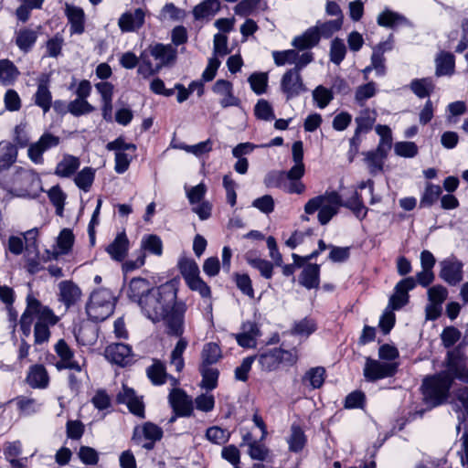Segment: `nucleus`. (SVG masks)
Instances as JSON below:
<instances>
[{
  "label": "nucleus",
  "instance_id": "f257e3e1",
  "mask_svg": "<svg viewBox=\"0 0 468 468\" xmlns=\"http://www.w3.org/2000/svg\"><path fill=\"white\" fill-rule=\"evenodd\" d=\"M447 367V370L426 378L423 381L424 399L433 407L440 405L447 399L454 378L468 383V369L458 364L452 351L448 353Z\"/></svg>",
  "mask_w": 468,
  "mask_h": 468
},
{
  "label": "nucleus",
  "instance_id": "f03ea898",
  "mask_svg": "<svg viewBox=\"0 0 468 468\" xmlns=\"http://www.w3.org/2000/svg\"><path fill=\"white\" fill-rule=\"evenodd\" d=\"M34 318H37L34 330L35 343L47 342L50 336L49 326L55 325L58 317L54 314L51 309L42 305L38 300L29 294L27 297V308L20 319L21 331L27 337L31 333Z\"/></svg>",
  "mask_w": 468,
  "mask_h": 468
},
{
  "label": "nucleus",
  "instance_id": "7ed1b4c3",
  "mask_svg": "<svg viewBox=\"0 0 468 468\" xmlns=\"http://www.w3.org/2000/svg\"><path fill=\"white\" fill-rule=\"evenodd\" d=\"M177 289L172 282H165L152 288L140 300V306L145 316L154 323L162 321L177 303Z\"/></svg>",
  "mask_w": 468,
  "mask_h": 468
},
{
  "label": "nucleus",
  "instance_id": "20e7f679",
  "mask_svg": "<svg viewBox=\"0 0 468 468\" xmlns=\"http://www.w3.org/2000/svg\"><path fill=\"white\" fill-rule=\"evenodd\" d=\"M343 205L342 197L336 191H325L304 205V212L312 215L318 211L317 219L321 225H326L338 213Z\"/></svg>",
  "mask_w": 468,
  "mask_h": 468
},
{
  "label": "nucleus",
  "instance_id": "39448f33",
  "mask_svg": "<svg viewBox=\"0 0 468 468\" xmlns=\"http://www.w3.org/2000/svg\"><path fill=\"white\" fill-rule=\"evenodd\" d=\"M114 305L115 298L112 292L107 289H100L91 293L86 305V312L90 320L100 322L113 313Z\"/></svg>",
  "mask_w": 468,
  "mask_h": 468
},
{
  "label": "nucleus",
  "instance_id": "423d86ee",
  "mask_svg": "<svg viewBox=\"0 0 468 468\" xmlns=\"http://www.w3.org/2000/svg\"><path fill=\"white\" fill-rule=\"evenodd\" d=\"M177 267L190 290L197 292L203 298L210 297V288L200 278L198 265L194 260L182 256L178 260Z\"/></svg>",
  "mask_w": 468,
  "mask_h": 468
},
{
  "label": "nucleus",
  "instance_id": "0eeeda50",
  "mask_svg": "<svg viewBox=\"0 0 468 468\" xmlns=\"http://www.w3.org/2000/svg\"><path fill=\"white\" fill-rule=\"evenodd\" d=\"M9 191L18 197H24L41 188V180L37 173L32 170L19 167L6 183Z\"/></svg>",
  "mask_w": 468,
  "mask_h": 468
},
{
  "label": "nucleus",
  "instance_id": "6e6552de",
  "mask_svg": "<svg viewBox=\"0 0 468 468\" xmlns=\"http://www.w3.org/2000/svg\"><path fill=\"white\" fill-rule=\"evenodd\" d=\"M439 277L450 286H456L463 280V263L452 255L439 262Z\"/></svg>",
  "mask_w": 468,
  "mask_h": 468
},
{
  "label": "nucleus",
  "instance_id": "1a4fd4ad",
  "mask_svg": "<svg viewBox=\"0 0 468 468\" xmlns=\"http://www.w3.org/2000/svg\"><path fill=\"white\" fill-rule=\"evenodd\" d=\"M398 369L396 362H380L370 357L366 358L364 377L367 381H376L395 375Z\"/></svg>",
  "mask_w": 468,
  "mask_h": 468
},
{
  "label": "nucleus",
  "instance_id": "9d476101",
  "mask_svg": "<svg viewBox=\"0 0 468 468\" xmlns=\"http://www.w3.org/2000/svg\"><path fill=\"white\" fill-rule=\"evenodd\" d=\"M280 89L287 101L296 98L307 90L301 73L292 69H289L282 76Z\"/></svg>",
  "mask_w": 468,
  "mask_h": 468
},
{
  "label": "nucleus",
  "instance_id": "9b49d317",
  "mask_svg": "<svg viewBox=\"0 0 468 468\" xmlns=\"http://www.w3.org/2000/svg\"><path fill=\"white\" fill-rule=\"evenodd\" d=\"M186 306L183 302H177L167 315L162 320L165 322L167 333L172 335L181 336L184 333V316Z\"/></svg>",
  "mask_w": 468,
  "mask_h": 468
},
{
  "label": "nucleus",
  "instance_id": "f8f14e48",
  "mask_svg": "<svg viewBox=\"0 0 468 468\" xmlns=\"http://www.w3.org/2000/svg\"><path fill=\"white\" fill-rule=\"evenodd\" d=\"M59 144V138L49 133H45L39 140L29 145L27 154L29 159L35 164L43 163V154Z\"/></svg>",
  "mask_w": 468,
  "mask_h": 468
},
{
  "label": "nucleus",
  "instance_id": "ddd939ff",
  "mask_svg": "<svg viewBox=\"0 0 468 468\" xmlns=\"http://www.w3.org/2000/svg\"><path fill=\"white\" fill-rule=\"evenodd\" d=\"M117 400L119 403L127 405L133 415L142 419L145 417L143 398L136 395L133 388L123 386L122 390L117 395Z\"/></svg>",
  "mask_w": 468,
  "mask_h": 468
},
{
  "label": "nucleus",
  "instance_id": "4468645a",
  "mask_svg": "<svg viewBox=\"0 0 468 468\" xmlns=\"http://www.w3.org/2000/svg\"><path fill=\"white\" fill-rule=\"evenodd\" d=\"M55 351L60 361L57 364L58 369L68 368L80 373L82 366L74 359V353L63 339H59L55 345Z\"/></svg>",
  "mask_w": 468,
  "mask_h": 468
},
{
  "label": "nucleus",
  "instance_id": "2eb2a0df",
  "mask_svg": "<svg viewBox=\"0 0 468 468\" xmlns=\"http://www.w3.org/2000/svg\"><path fill=\"white\" fill-rule=\"evenodd\" d=\"M149 56L156 61V66L161 69L164 66L173 63L176 58V49L172 45L161 43L150 46L147 49Z\"/></svg>",
  "mask_w": 468,
  "mask_h": 468
},
{
  "label": "nucleus",
  "instance_id": "dca6fc26",
  "mask_svg": "<svg viewBox=\"0 0 468 468\" xmlns=\"http://www.w3.org/2000/svg\"><path fill=\"white\" fill-rule=\"evenodd\" d=\"M416 282L413 277H408L401 280L395 287V292L389 299V305L394 310H398L404 306L409 301L408 292L413 290Z\"/></svg>",
  "mask_w": 468,
  "mask_h": 468
},
{
  "label": "nucleus",
  "instance_id": "f3484780",
  "mask_svg": "<svg viewBox=\"0 0 468 468\" xmlns=\"http://www.w3.org/2000/svg\"><path fill=\"white\" fill-rule=\"evenodd\" d=\"M169 402L176 415L188 417L193 412V403L189 397L181 389L175 388L169 394Z\"/></svg>",
  "mask_w": 468,
  "mask_h": 468
},
{
  "label": "nucleus",
  "instance_id": "a211bd4d",
  "mask_svg": "<svg viewBox=\"0 0 468 468\" xmlns=\"http://www.w3.org/2000/svg\"><path fill=\"white\" fill-rule=\"evenodd\" d=\"M35 104L40 107L44 113L48 112L52 105V95L49 90V77L42 74L37 79V89L34 95Z\"/></svg>",
  "mask_w": 468,
  "mask_h": 468
},
{
  "label": "nucleus",
  "instance_id": "6ab92c4d",
  "mask_svg": "<svg viewBox=\"0 0 468 468\" xmlns=\"http://www.w3.org/2000/svg\"><path fill=\"white\" fill-rule=\"evenodd\" d=\"M104 355L112 363L125 366L130 360L132 348L126 344H112L105 348Z\"/></svg>",
  "mask_w": 468,
  "mask_h": 468
},
{
  "label": "nucleus",
  "instance_id": "aec40b11",
  "mask_svg": "<svg viewBox=\"0 0 468 468\" xmlns=\"http://www.w3.org/2000/svg\"><path fill=\"white\" fill-rule=\"evenodd\" d=\"M144 22V13L141 8L126 12L121 16L118 25L122 32H132L141 27Z\"/></svg>",
  "mask_w": 468,
  "mask_h": 468
},
{
  "label": "nucleus",
  "instance_id": "412c9836",
  "mask_svg": "<svg viewBox=\"0 0 468 468\" xmlns=\"http://www.w3.org/2000/svg\"><path fill=\"white\" fill-rule=\"evenodd\" d=\"M391 49L392 44L389 41L381 42L373 48L371 66L378 76H384L386 74L384 54Z\"/></svg>",
  "mask_w": 468,
  "mask_h": 468
},
{
  "label": "nucleus",
  "instance_id": "4be33fe9",
  "mask_svg": "<svg viewBox=\"0 0 468 468\" xmlns=\"http://www.w3.org/2000/svg\"><path fill=\"white\" fill-rule=\"evenodd\" d=\"M129 250V240L124 232L119 233L113 241L108 245L106 251L111 258L117 261H122L127 255Z\"/></svg>",
  "mask_w": 468,
  "mask_h": 468
},
{
  "label": "nucleus",
  "instance_id": "5701e85b",
  "mask_svg": "<svg viewBox=\"0 0 468 468\" xmlns=\"http://www.w3.org/2000/svg\"><path fill=\"white\" fill-rule=\"evenodd\" d=\"M59 300L66 305L67 308L75 304L81 296L80 289L72 282L64 281L58 285Z\"/></svg>",
  "mask_w": 468,
  "mask_h": 468
},
{
  "label": "nucleus",
  "instance_id": "b1692460",
  "mask_svg": "<svg viewBox=\"0 0 468 468\" xmlns=\"http://www.w3.org/2000/svg\"><path fill=\"white\" fill-rule=\"evenodd\" d=\"M65 13L70 24L72 34H81L84 31V11L79 6L66 4Z\"/></svg>",
  "mask_w": 468,
  "mask_h": 468
},
{
  "label": "nucleus",
  "instance_id": "393cba45",
  "mask_svg": "<svg viewBox=\"0 0 468 468\" xmlns=\"http://www.w3.org/2000/svg\"><path fill=\"white\" fill-rule=\"evenodd\" d=\"M448 290L442 285H434L428 290V298L431 303V309H434L431 319H436L441 311V304L447 299Z\"/></svg>",
  "mask_w": 468,
  "mask_h": 468
},
{
  "label": "nucleus",
  "instance_id": "a878e982",
  "mask_svg": "<svg viewBox=\"0 0 468 468\" xmlns=\"http://www.w3.org/2000/svg\"><path fill=\"white\" fill-rule=\"evenodd\" d=\"M142 437L147 441H156L163 437V431L157 425L152 422H145L142 426L134 428L133 439L140 441Z\"/></svg>",
  "mask_w": 468,
  "mask_h": 468
},
{
  "label": "nucleus",
  "instance_id": "bb28decb",
  "mask_svg": "<svg viewBox=\"0 0 468 468\" xmlns=\"http://www.w3.org/2000/svg\"><path fill=\"white\" fill-rule=\"evenodd\" d=\"M80 165V159L70 154H65L57 164L54 174L59 177H70Z\"/></svg>",
  "mask_w": 468,
  "mask_h": 468
},
{
  "label": "nucleus",
  "instance_id": "cd10ccee",
  "mask_svg": "<svg viewBox=\"0 0 468 468\" xmlns=\"http://www.w3.org/2000/svg\"><path fill=\"white\" fill-rule=\"evenodd\" d=\"M48 375L42 365H34L29 368L27 381L31 388H44L48 384Z\"/></svg>",
  "mask_w": 468,
  "mask_h": 468
},
{
  "label": "nucleus",
  "instance_id": "c85d7f7f",
  "mask_svg": "<svg viewBox=\"0 0 468 468\" xmlns=\"http://www.w3.org/2000/svg\"><path fill=\"white\" fill-rule=\"evenodd\" d=\"M219 9V0H204L194 7L193 16L196 20L210 19Z\"/></svg>",
  "mask_w": 468,
  "mask_h": 468
},
{
  "label": "nucleus",
  "instance_id": "c756f323",
  "mask_svg": "<svg viewBox=\"0 0 468 468\" xmlns=\"http://www.w3.org/2000/svg\"><path fill=\"white\" fill-rule=\"evenodd\" d=\"M74 243V235L69 229H63L58 239L57 246L54 248L49 258L57 259L59 255L69 252Z\"/></svg>",
  "mask_w": 468,
  "mask_h": 468
},
{
  "label": "nucleus",
  "instance_id": "7c9ffc66",
  "mask_svg": "<svg viewBox=\"0 0 468 468\" xmlns=\"http://www.w3.org/2000/svg\"><path fill=\"white\" fill-rule=\"evenodd\" d=\"M319 30L315 27L308 28L302 36L293 38L292 46L300 50L316 46L320 40Z\"/></svg>",
  "mask_w": 468,
  "mask_h": 468
},
{
  "label": "nucleus",
  "instance_id": "2f4dec72",
  "mask_svg": "<svg viewBox=\"0 0 468 468\" xmlns=\"http://www.w3.org/2000/svg\"><path fill=\"white\" fill-rule=\"evenodd\" d=\"M363 154L365 156L364 161L371 175L375 176L382 172L387 154L378 152L377 149L366 152Z\"/></svg>",
  "mask_w": 468,
  "mask_h": 468
},
{
  "label": "nucleus",
  "instance_id": "473e14b6",
  "mask_svg": "<svg viewBox=\"0 0 468 468\" xmlns=\"http://www.w3.org/2000/svg\"><path fill=\"white\" fill-rule=\"evenodd\" d=\"M320 266L308 264L302 271L299 282L307 289L317 288L319 285Z\"/></svg>",
  "mask_w": 468,
  "mask_h": 468
},
{
  "label": "nucleus",
  "instance_id": "72a5a7b5",
  "mask_svg": "<svg viewBox=\"0 0 468 468\" xmlns=\"http://www.w3.org/2000/svg\"><path fill=\"white\" fill-rule=\"evenodd\" d=\"M17 157V150L10 142H0V171L8 169Z\"/></svg>",
  "mask_w": 468,
  "mask_h": 468
},
{
  "label": "nucleus",
  "instance_id": "f704fd0d",
  "mask_svg": "<svg viewBox=\"0 0 468 468\" xmlns=\"http://www.w3.org/2000/svg\"><path fill=\"white\" fill-rule=\"evenodd\" d=\"M377 120V112L370 109H365L359 112V115L356 117L355 122L356 123V133H368Z\"/></svg>",
  "mask_w": 468,
  "mask_h": 468
},
{
  "label": "nucleus",
  "instance_id": "c9c22d12",
  "mask_svg": "<svg viewBox=\"0 0 468 468\" xmlns=\"http://www.w3.org/2000/svg\"><path fill=\"white\" fill-rule=\"evenodd\" d=\"M151 289L149 282L143 278H133L129 283L127 294L130 299L140 304L141 298L144 297Z\"/></svg>",
  "mask_w": 468,
  "mask_h": 468
},
{
  "label": "nucleus",
  "instance_id": "e433bc0d",
  "mask_svg": "<svg viewBox=\"0 0 468 468\" xmlns=\"http://www.w3.org/2000/svg\"><path fill=\"white\" fill-rule=\"evenodd\" d=\"M37 38V32L29 28L20 29L16 33V44L24 52H27L34 46Z\"/></svg>",
  "mask_w": 468,
  "mask_h": 468
},
{
  "label": "nucleus",
  "instance_id": "4c0bfd02",
  "mask_svg": "<svg viewBox=\"0 0 468 468\" xmlns=\"http://www.w3.org/2000/svg\"><path fill=\"white\" fill-rule=\"evenodd\" d=\"M146 373L154 385H162L165 383L168 377L165 364L157 359H154L153 364L147 367Z\"/></svg>",
  "mask_w": 468,
  "mask_h": 468
},
{
  "label": "nucleus",
  "instance_id": "58836bf2",
  "mask_svg": "<svg viewBox=\"0 0 468 468\" xmlns=\"http://www.w3.org/2000/svg\"><path fill=\"white\" fill-rule=\"evenodd\" d=\"M278 348H273L266 353H263L258 356L259 364L262 370L273 371L281 365V358L279 356Z\"/></svg>",
  "mask_w": 468,
  "mask_h": 468
},
{
  "label": "nucleus",
  "instance_id": "ea45409f",
  "mask_svg": "<svg viewBox=\"0 0 468 468\" xmlns=\"http://www.w3.org/2000/svg\"><path fill=\"white\" fill-rule=\"evenodd\" d=\"M188 346V341L180 337L170 355V365L176 367L177 372L182 371L185 366L183 354Z\"/></svg>",
  "mask_w": 468,
  "mask_h": 468
},
{
  "label": "nucleus",
  "instance_id": "a19ab883",
  "mask_svg": "<svg viewBox=\"0 0 468 468\" xmlns=\"http://www.w3.org/2000/svg\"><path fill=\"white\" fill-rule=\"evenodd\" d=\"M325 369L323 367L310 368L303 377V383L308 384L312 388H319L324 382Z\"/></svg>",
  "mask_w": 468,
  "mask_h": 468
},
{
  "label": "nucleus",
  "instance_id": "79ce46f5",
  "mask_svg": "<svg viewBox=\"0 0 468 468\" xmlns=\"http://www.w3.org/2000/svg\"><path fill=\"white\" fill-rule=\"evenodd\" d=\"M221 357V350L216 343H207L201 352L200 366H211L217 363Z\"/></svg>",
  "mask_w": 468,
  "mask_h": 468
},
{
  "label": "nucleus",
  "instance_id": "37998d69",
  "mask_svg": "<svg viewBox=\"0 0 468 468\" xmlns=\"http://www.w3.org/2000/svg\"><path fill=\"white\" fill-rule=\"evenodd\" d=\"M19 75L15 64L8 59L0 60V82L5 85L12 84Z\"/></svg>",
  "mask_w": 468,
  "mask_h": 468
},
{
  "label": "nucleus",
  "instance_id": "c03bdc74",
  "mask_svg": "<svg viewBox=\"0 0 468 468\" xmlns=\"http://www.w3.org/2000/svg\"><path fill=\"white\" fill-rule=\"evenodd\" d=\"M160 70L159 67L155 63H153L151 57L145 50L142 52L138 62L137 72L144 79H147Z\"/></svg>",
  "mask_w": 468,
  "mask_h": 468
},
{
  "label": "nucleus",
  "instance_id": "a18cd8bd",
  "mask_svg": "<svg viewBox=\"0 0 468 468\" xmlns=\"http://www.w3.org/2000/svg\"><path fill=\"white\" fill-rule=\"evenodd\" d=\"M454 69V57L451 53L442 52L436 58V75L452 74Z\"/></svg>",
  "mask_w": 468,
  "mask_h": 468
},
{
  "label": "nucleus",
  "instance_id": "49530a36",
  "mask_svg": "<svg viewBox=\"0 0 468 468\" xmlns=\"http://www.w3.org/2000/svg\"><path fill=\"white\" fill-rule=\"evenodd\" d=\"M141 249L155 256H161L163 253V242L157 235H146L141 240Z\"/></svg>",
  "mask_w": 468,
  "mask_h": 468
},
{
  "label": "nucleus",
  "instance_id": "de8ad7c7",
  "mask_svg": "<svg viewBox=\"0 0 468 468\" xmlns=\"http://www.w3.org/2000/svg\"><path fill=\"white\" fill-rule=\"evenodd\" d=\"M378 24L384 27H395L407 22V19L399 13L385 10L378 16Z\"/></svg>",
  "mask_w": 468,
  "mask_h": 468
},
{
  "label": "nucleus",
  "instance_id": "09e8293b",
  "mask_svg": "<svg viewBox=\"0 0 468 468\" xmlns=\"http://www.w3.org/2000/svg\"><path fill=\"white\" fill-rule=\"evenodd\" d=\"M441 188L438 185L427 184L420 201V207H431L440 197Z\"/></svg>",
  "mask_w": 468,
  "mask_h": 468
},
{
  "label": "nucleus",
  "instance_id": "8fccbe9b",
  "mask_svg": "<svg viewBox=\"0 0 468 468\" xmlns=\"http://www.w3.org/2000/svg\"><path fill=\"white\" fill-rule=\"evenodd\" d=\"M95 176V172L91 167H84L74 178L75 184L81 190L87 192L90 188Z\"/></svg>",
  "mask_w": 468,
  "mask_h": 468
},
{
  "label": "nucleus",
  "instance_id": "3c124183",
  "mask_svg": "<svg viewBox=\"0 0 468 468\" xmlns=\"http://www.w3.org/2000/svg\"><path fill=\"white\" fill-rule=\"evenodd\" d=\"M50 202L56 207V213L58 216L63 215L66 194L62 191L59 186H52L48 192Z\"/></svg>",
  "mask_w": 468,
  "mask_h": 468
},
{
  "label": "nucleus",
  "instance_id": "603ef678",
  "mask_svg": "<svg viewBox=\"0 0 468 468\" xmlns=\"http://www.w3.org/2000/svg\"><path fill=\"white\" fill-rule=\"evenodd\" d=\"M200 373L202 375V385L207 389H213L217 386L218 371L210 366H200Z\"/></svg>",
  "mask_w": 468,
  "mask_h": 468
},
{
  "label": "nucleus",
  "instance_id": "864d4df0",
  "mask_svg": "<svg viewBox=\"0 0 468 468\" xmlns=\"http://www.w3.org/2000/svg\"><path fill=\"white\" fill-rule=\"evenodd\" d=\"M343 24L341 17L335 20H329L324 23H317L315 27L319 30L320 37L324 38L330 37L334 33L340 30Z\"/></svg>",
  "mask_w": 468,
  "mask_h": 468
},
{
  "label": "nucleus",
  "instance_id": "5fc2aeb1",
  "mask_svg": "<svg viewBox=\"0 0 468 468\" xmlns=\"http://www.w3.org/2000/svg\"><path fill=\"white\" fill-rule=\"evenodd\" d=\"M410 88L418 97L425 98L428 97L433 90V84L431 79H417L411 81Z\"/></svg>",
  "mask_w": 468,
  "mask_h": 468
},
{
  "label": "nucleus",
  "instance_id": "6e6d98bb",
  "mask_svg": "<svg viewBox=\"0 0 468 468\" xmlns=\"http://www.w3.org/2000/svg\"><path fill=\"white\" fill-rule=\"evenodd\" d=\"M346 48L344 41L340 38H335L331 43L330 59L336 65H339L345 58Z\"/></svg>",
  "mask_w": 468,
  "mask_h": 468
},
{
  "label": "nucleus",
  "instance_id": "4d7b16f0",
  "mask_svg": "<svg viewBox=\"0 0 468 468\" xmlns=\"http://www.w3.org/2000/svg\"><path fill=\"white\" fill-rule=\"evenodd\" d=\"M68 111L74 116H80L93 112L94 107L86 100L77 98L69 103Z\"/></svg>",
  "mask_w": 468,
  "mask_h": 468
},
{
  "label": "nucleus",
  "instance_id": "13d9d810",
  "mask_svg": "<svg viewBox=\"0 0 468 468\" xmlns=\"http://www.w3.org/2000/svg\"><path fill=\"white\" fill-rule=\"evenodd\" d=\"M313 98L317 103V106L320 109H324L330 103L334 96L330 90L322 85H319L314 90Z\"/></svg>",
  "mask_w": 468,
  "mask_h": 468
},
{
  "label": "nucleus",
  "instance_id": "bf43d9fd",
  "mask_svg": "<svg viewBox=\"0 0 468 468\" xmlns=\"http://www.w3.org/2000/svg\"><path fill=\"white\" fill-rule=\"evenodd\" d=\"M254 113L257 118L263 121H271L275 118L271 105L264 99L258 101L254 107Z\"/></svg>",
  "mask_w": 468,
  "mask_h": 468
},
{
  "label": "nucleus",
  "instance_id": "052dcab7",
  "mask_svg": "<svg viewBox=\"0 0 468 468\" xmlns=\"http://www.w3.org/2000/svg\"><path fill=\"white\" fill-rule=\"evenodd\" d=\"M289 448L292 452L301 451L305 443V437L301 428L292 426V432L288 439Z\"/></svg>",
  "mask_w": 468,
  "mask_h": 468
},
{
  "label": "nucleus",
  "instance_id": "680f3d73",
  "mask_svg": "<svg viewBox=\"0 0 468 468\" xmlns=\"http://www.w3.org/2000/svg\"><path fill=\"white\" fill-rule=\"evenodd\" d=\"M316 330V324L314 320L303 318L294 324L292 333L297 335L308 337Z\"/></svg>",
  "mask_w": 468,
  "mask_h": 468
},
{
  "label": "nucleus",
  "instance_id": "e2e57ef3",
  "mask_svg": "<svg viewBox=\"0 0 468 468\" xmlns=\"http://www.w3.org/2000/svg\"><path fill=\"white\" fill-rule=\"evenodd\" d=\"M251 90L256 94H262L266 91L268 76L266 73H253L249 78Z\"/></svg>",
  "mask_w": 468,
  "mask_h": 468
},
{
  "label": "nucleus",
  "instance_id": "0e129e2a",
  "mask_svg": "<svg viewBox=\"0 0 468 468\" xmlns=\"http://www.w3.org/2000/svg\"><path fill=\"white\" fill-rule=\"evenodd\" d=\"M229 437V434L228 431L218 426L210 427L206 431V438L215 444H223L227 442Z\"/></svg>",
  "mask_w": 468,
  "mask_h": 468
},
{
  "label": "nucleus",
  "instance_id": "69168bd1",
  "mask_svg": "<svg viewBox=\"0 0 468 468\" xmlns=\"http://www.w3.org/2000/svg\"><path fill=\"white\" fill-rule=\"evenodd\" d=\"M248 262L251 267L257 269L265 279L271 278L273 271V265L271 262L261 258H249Z\"/></svg>",
  "mask_w": 468,
  "mask_h": 468
},
{
  "label": "nucleus",
  "instance_id": "338daca9",
  "mask_svg": "<svg viewBox=\"0 0 468 468\" xmlns=\"http://www.w3.org/2000/svg\"><path fill=\"white\" fill-rule=\"evenodd\" d=\"M461 335L462 334L457 328L454 326H447L443 329L441 335V339L442 345L449 348L460 340Z\"/></svg>",
  "mask_w": 468,
  "mask_h": 468
},
{
  "label": "nucleus",
  "instance_id": "774afa93",
  "mask_svg": "<svg viewBox=\"0 0 468 468\" xmlns=\"http://www.w3.org/2000/svg\"><path fill=\"white\" fill-rule=\"evenodd\" d=\"M375 94L376 85L371 81L356 89L355 99L360 105H363L367 100L372 98Z\"/></svg>",
  "mask_w": 468,
  "mask_h": 468
}]
</instances>
